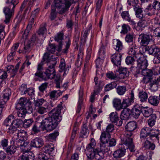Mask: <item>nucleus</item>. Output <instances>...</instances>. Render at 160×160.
I'll return each mask as SVG.
<instances>
[{
	"mask_svg": "<svg viewBox=\"0 0 160 160\" xmlns=\"http://www.w3.org/2000/svg\"><path fill=\"white\" fill-rule=\"evenodd\" d=\"M52 64L53 65L51 66L49 65L44 72L45 76L43 75L42 71H37L35 74V76L39 77L45 81L48 79H53L55 78L56 75L55 69L54 68V65L55 63L53 64L52 63Z\"/></svg>",
	"mask_w": 160,
	"mask_h": 160,
	"instance_id": "obj_2",
	"label": "nucleus"
},
{
	"mask_svg": "<svg viewBox=\"0 0 160 160\" xmlns=\"http://www.w3.org/2000/svg\"><path fill=\"white\" fill-rule=\"evenodd\" d=\"M7 71L8 72V73H11V77L13 78L17 74L18 71L14 69V67L13 66H8V67L7 68Z\"/></svg>",
	"mask_w": 160,
	"mask_h": 160,
	"instance_id": "obj_51",
	"label": "nucleus"
},
{
	"mask_svg": "<svg viewBox=\"0 0 160 160\" xmlns=\"http://www.w3.org/2000/svg\"><path fill=\"white\" fill-rule=\"evenodd\" d=\"M146 50L148 51L149 54L153 55L155 57L157 55H160V50L159 49L154 46L146 47Z\"/></svg>",
	"mask_w": 160,
	"mask_h": 160,
	"instance_id": "obj_24",
	"label": "nucleus"
},
{
	"mask_svg": "<svg viewBox=\"0 0 160 160\" xmlns=\"http://www.w3.org/2000/svg\"><path fill=\"white\" fill-rule=\"evenodd\" d=\"M31 104V102L29 100L25 98H21L16 104L15 108L16 109H19L20 108H26L32 111V109Z\"/></svg>",
	"mask_w": 160,
	"mask_h": 160,
	"instance_id": "obj_7",
	"label": "nucleus"
},
{
	"mask_svg": "<svg viewBox=\"0 0 160 160\" xmlns=\"http://www.w3.org/2000/svg\"><path fill=\"white\" fill-rule=\"evenodd\" d=\"M141 19L138 23V26L139 27L144 28L148 26L150 24V18L145 16L141 18Z\"/></svg>",
	"mask_w": 160,
	"mask_h": 160,
	"instance_id": "obj_22",
	"label": "nucleus"
},
{
	"mask_svg": "<svg viewBox=\"0 0 160 160\" xmlns=\"http://www.w3.org/2000/svg\"><path fill=\"white\" fill-rule=\"evenodd\" d=\"M47 49L48 53H54L57 50V48H56V46L54 44L50 43L47 48Z\"/></svg>",
	"mask_w": 160,
	"mask_h": 160,
	"instance_id": "obj_54",
	"label": "nucleus"
},
{
	"mask_svg": "<svg viewBox=\"0 0 160 160\" xmlns=\"http://www.w3.org/2000/svg\"><path fill=\"white\" fill-rule=\"evenodd\" d=\"M94 155L92 158L88 157V158L90 159H93L95 158L98 160H102L104 158V154L103 152L101 151L98 152V149H97L96 151L93 152Z\"/></svg>",
	"mask_w": 160,
	"mask_h": 160,
	"instance_id": "obj_35",
	"label": "nucleus"
},
{
	"mask_svg": "<svg viewBox=\"0 0 160 160\" xmlns=\"http://www.w3.org/2000/svg\"><path fill=\"white\" fill-rule=\"evenodd\" d=\"M28 150L24 151L23 154L20 156L18 158V160H34V156L33 154L31 153L29 154H25V152H27Z\"/></svg>",
	"mask_w": 160,
	"mask_h": 160,
	"instance_id": "obj_34",
	"label": "nucleus"
},
{
	"mask_svg": "<svg viewBox=\"0 0 160 160\" xmlns=\"http://www.w3.org/2000/svg\"><path fill=\"white\" fill-rule=\"evenodd\" d=\"M51 12L50 14V19L51 20H54L57 16V13L56 12V8H54V6L52 5L51 6Z\"/></svg>",
	"mask_w": 160,
	"mask_h": 160,
	"instance_id": "obj_63",
	"label": "nucleus"
},
{
	"mask_svg": "<svg viewBox=\"0 0 160 160\" xmlns=\"http://www.w3.org/2000/svg\"><path fill=\"white\" fill-rule=\"evenodd\" d=\"M54 148V147L52 144L50 145L47 144L40 148V151L41 152H44L51 155L52 154V152L53 151Z\"/></svg>",
	"mask_w": 160,
	"mask_h": 160,
	"instance_id": "obj_25",
	"label": "nucleus"
},
{
	"mask_svg": "<svg viewBox=\"0 0 160 160\" xmlns=\"http://www.w3.org/2000/svg\"><path fill=\"white\" fill-rule=\"evenodd\" d=\"M138 127V123L135 121L128 122L125 127L126 131L125 132H130L133 134L132 132Z\"/></svg>",
	"mask_w": 160,
	"mask_h": 160,
	"instance_id": "obj_17",
	"label": "nucleus"
},
{
	"mask_svg": "<svg viewBox=\"0 0 160 160\" xmlns=\"http://www.w3.org/2000/svg\"><path fill=\"white\" fill-rule=\"evenodd\" d=\"M46 27V24L44 23H42L40 26L38 32V34L39 35H42L46 33L47 31Z\"/></svg>",
	"mask_w": 160,
	"mask_h": 160,
	"instance_id": "obj_56",
	"label": "nucleus"
},
{
	"mask_svg": "<svg viewBox=\"0 0 160 160\" xmlns=\"http://www.w3.org/2000/svg\"><path fill=\"white\" fill-rule=\"evenodd\" d=\"M110 138V134L106 133L105 132H103L102 133L100 138L101 143L108 142Z\"/></svg>",
	"mask_w": 160,
	"mask_h": 160,
	"instance_id": "obj_42",
	"label": "nucleus"
},
{
	"mask_svg": "<svg viewBox=\"0 0 160 160\" xmlns=\"http://www.w3.org/2000/svg\"><path fill=\"white\" fill-rule=\"evenodd\" d=\"M159 134V131L158 129L154 130L150 128L149 136L151 139H152L153 138H155V140H157L158 142L159 139L158 137Z\"/></svg>",
	"mask_w": 160,
	"mask_h": 160,
	"instance_id": "obj_38",
	"label": "nucleus"
},
{
	"mask_svg": "<svg viewBox=\"0 0 160 160\" xmlns=\"http://www.w3.org/2000/svg\"><path fill=\"white\" fill-rule=\"evenodd\" d=\"M121 16L123 19L130 22L131 24L132 25L135 24V22L131 19L128 11L122 12L121 13Z\"/></svg>",
	"mask_w": 160,
	"mask_h": 160,
	"instance_id": "obj_33",
	"label": "nucleus"
},
{
	"mask_svg": "<svg viewBox=\"0 0 160 160\" xmlns=\"http://www.w3.org/2000/svg\"><path fill=\"white\" fill-rule=\"evenodd\" d=\"M62 92L60 90H53L49 93L50 98L53 100L57 99L58 97L62 95Z\"/></svg>",
	"mask_w": 160,
	"mask_h": 160,
	"instance_id": "obj_39",
	"label": "nucleus"
},
{
	"mask_svg": "<svg viewBox=\"0 0 160 160\" xmlns=\"http://www.w3.org/2000/svg\"><path fill=\"white\" fill-rule=\"evenodd\" d=\"M122 55L120 53H115L111 57L112 62L114 65L118 66L120 65Z\"/></svg>",
	"mask_w": 160,
	"mask_h": 160,
	"instance_id": "obj_20",
	"label": "nucleus"
},
{
	"mask_svg": "<svg viewBox=\"0 0 160 160\" xmlns=\"http://www.w3.org/2000/svg\"><path fill=\"white\" fill-rule=\"evenodd\" d=\"M117 93L120 95H123L126 91V87L125 86H118L116 88Z\"/></svg>",
	"mask_w": 160,
	"mask_h": 160,
	"instance_id": "obj_55",
	"label": "nucleus"
},
{
	"mask_svg": "<svg viewBox=\"0 0 160 160\" xmlns=\"http://www.w3.org/2000/svg\"><path fill=\"white\" fill-rule=\"evenodd\" d=\"M17 135H14L12 138V141H11V142L12 143L13 142V144L14 145V146L15 147L18 148L20 146H21L22 145V141L20 140V139L18 140V136L19 133L18 132V131L17 133Z\"/></svg>",
	"mask_w": 160,
	"mask_h": 160,
	"instance_id": "obj_36",
	"label": "nucleus"
},
{
	"mask_svg": "<svg viewBox=\"0 0 160 160\" xmlns=\"http://www.w3.org/2000/svg\"><path fill=\"white\" fill-rule=\"evenodd\" d=\"M143 147L145 149H149L153 150L154 149L155 146L154 143H151L149 140H147L143 143Z\"/></svg>",
	"mask_w": 160,
	"mask_h": 160,
	"instance_id": "obj_47",
	"label": "nucleus"
},
{
	"mask_svg": "<svg viewBox=\"0 0 160 160\" xmlns=\"http://www.w3.org/2000/svg\"><path fill=\"white\" fill-rule=\"evenodd\" d=\"M14 116L12 115H9L4 120L3 123L4 125L7 127L8 129V132L9 133V128L12 126Z\"/></svg>",
	"mask_w": 160,
	"mask_h": 160,
	"instance_id": "obj_29",
	"label": "nucleus"
},
{
	"mask_svg": "<svg viewBox=\"0 0 160 160\" xmlns=\"http://www.w3.org/2000/svg\"><path fill=\"white\" fill-rule=\"evenodd\" d=\"M96 142L95 139L91 138L90 142L88 145L85 150V153L87 157L92 158L94 155V152L98 149L96 148Z\"/></svg>",
	"mask_w": 160,
	"mask_h": 160,
	"instance_id": "obj_8",
	"label": "nucleus"
},
{
	"mask_svg": "<svg viewBox=\"0 0 160 160\" xmlns=\"http://www.w3.org/2000/svg\"><path fill=\"white\" fill-rule=\"evenodd\" d=\"M138 96L140 102H146L148 99V94L144 91L142 90L139 92Z\"/></svg>",
	"mask_w": 160,
	"mask_h": 160,
	"instance_id": "obj_41",
	"label": "nucleus"
},
{
	"mask_svg": "<svg viewBox=\"0 0 160 160\" xmlns=\"http://www.w3.org/2000/svg\"><path fill=\"white\" fill-rule=\"evenodd\" d=\"M152 37L153 36L151 34L142 33L139 36L138 40L141 45H148L152 40Z\"/></svg>",
	"mask_w": 160,
	"mask_h": 160,
	"instance_id": "obj_9",
	"label": "nucleus"
},
{
	"mask_svg": "<svg viewBox=\"0 0 160 160\" xmlns=\"http://www.w3.org/2000/svg\"><path fill=\"white\" fill-rule=\"evenodd\" d=\"M67 40L65 42L66 45L65 48L62 50V53L67 54L68 52V49L71 44V40L69 38H67Z\"/></svg>",
	"mask_w": 160,
	"mask_h": 160,
	"instance_id": "obj_59",
	"label": "nucleus"
},
{
	"mask_svg": "<svg viewBox=\"0 0 160 160\" xmlns=\"http://www.w3.org/2000/svg\"><path fill=\"white\" fill-rule=\"evenodd\" d=\"M130 27L128 25L124 24L122 26V29L121 33L125 34L127 33L128 32L130 31Z\"/></svg>",
	"mask_w": 160,
	"mask_h": 160,
	"instance_id": "obj_62",
	"label": "nucleus"
},
{
	"mask_svg": "<svg viewBox=\"0 0 160 160\" xmlns=\"http://www.w3.org/2000/svg\"><path fill=\"white\" fill-rule=\"evenodd\" d=\"M141 106H135L132 109L131 113L132 117L135 118H138L142 113Z\"/></svg>",
	"mask_w": 160,
	"mask_h": 160,
	"instance_id": "obj_27",
	"label": "nucleus"
},
{
	"mask_svg": "<svg viewBox=\"0 0 160 160\" xmlns=\"http://www.w3.org/2000/svg\"><path fill=\"white\" fill-rule=\"evenodd\" d=\"M19 2V0H7L6 3L8 4V6L5 7L3 9V12L5 15L4 22L8 23L10 18L14 15V8Z\"/></svg>",
	"mask_w": 160,
	"mask_h": 160,
	"instance_id": "obj_1",
	"label": "nucleus"
},
{
	"mask_svg": "<svg viewBox=\"0 0 160 160\" xmlns=\"http://www.w3.org/2000/svg\"><path fill=\"white\" fill-rule=\"evenodd\" d=\"M148 100V103L151 105L157 106L159 102L160 99L158 96H151L149 97Z\"/></svg>",
	"mask_w": 160,
	"mask_h": 160,
	"instance_id": "obj_32",
	"label": "nucleus"
},
{
	"mask_svg": "<svg viewBox=\"0 0 160 160\" xmlns=\"http://www.w3.org/2000/svg\"><path fill=\"white\" fill-rule=\"evenodd\" d=\"M48 157L44 153L40 152L38 155L37 160H48Z\"/></svg>",
	"mask_w": 160,
	"mask_h": 160,
	"instance_id": "obj_64",
	"label": "nucleus"
},
{
	"mask_svg": "<svg viewBox=\"0 0 160 160\" xmlns=\"http://www.w3.org/2000/svg\"><path fill=\"white\" fill-rule=\"evenodd\" d=\"M62 108V105L59 104L57 108H54L50 112L48 118L54 120H56L58 122H60L62 119L60 114Z\"/></svg>",
	"mask_w": 160,
	"mask_h": 160,
	"instance_id": "obj_6",
	"label": "nucleus"
},
{
	"mask_svg": "<svg viewBox=\"0 0 160 160\" xmlns=\"http://www.w3.org/2000/svg\"><path fill=\"white\" fill-rule=\"evenodd\" d=\"M105 56V52L103 46L100 48L98 51V56L95 61L97 68H98L102 65Z\"/></svg>",
	"mask_w": 160,
	"mask_h": 160,
	"instance_id": "obj_12",
	"label": "nucleus"
},
{
	"mask_svg": "<svg viewBox=\"0 0 160 160\" xmlns=\"http://www.w3.org/2000/svg\"><path fill=\"white\" fill-rule=\"evenodd\" d=\"M42 121L44 126V130L47 132L51 131L56 128L59 122L56 120L49 118H45Z\"/></svg>",
	"mask_w": 160,
	"mask_h": 160,
	"instance_id": "obj_5",
	"label": "nucleus"
},
{
	"mask_svg": "<svg viewBox=\"0 0 160 160\" xmlns=\"http://www.w3.org/2000/svg\"><path fill=\"white\" fill-rule=\"evenodd\" d=\"M132 134L130 132H125L123 135L121 136V144L125 145L126 148L129 149L132 152L135 151V146L132 141Z\"/></svg>",
	"mask_w": 160,
	"mask_h": 160,
	"instance_id": "obj_3",
	"label": "nucleus"
},
{
	"mask_svg": "<svg viewBox=\"0 0 160 160\" xmlns=\"http://www.w3.org/2000/svg\"><path fill=\"white\" fill-rule=\"evenodd\" d=\"M89 133V131L88 129L87 123L83 124L80 133V137L82 138H86L87 137Z\"/></svg>",
	"mask_w": 160,
	"mask_h": 160,
	"instance_id": "obj_37",
	"label": "nucleus"
},
{
	"mask_svg": "<svg viewBox=\"0 0 160 160\" xmlns=\"http://www.w3.org/2000/svg\"><path fill=\"white\" fill-rule=\"evenodd\" d=\"M94 81L95 85L94 92V93L96 94L101 90L104 84L103 81L101 80H98V78L97 77H95Z\"/></svg>",
	"mask_w": 160,
	"mask_h": 160,
	"instance_id": "obj_21",
	"label": "nucleus"
},
{
	"mask_svg": "<svg viewBox=\"0 0 160 160\" xmlns=\"http://www.w3.org/2000/svg\"><path fill=\"white\" fill-rule=\"evenodd\" d=\"M142 74L144 76L148 77H151L153 74V71L151 69H148L146 68L141 72Z\"/></svg>",
	"mask_w": 160,
	"mask_h": 160,
	"instance_id": "obj_57",
	"label": "nucleus"
},
{
	"mask_svg": "<svg viewBox=\"0 0 160 160\" xmlns=\"http://www.w3.org/2000/svg\"><path fill=\"white\" fill-rule=\"evenodd\" d=\"M119 77L121 79L125 78L128 76V72L126 68H119L118 70Z\"/></svg>",
	"mask_w": 160,
	"mask_h": 160,
	"instance_id": "obj_43",
	"label": "nucleus"
},
{
	"mask_svg": "<svg viewBox=\"0 0 160 160\" xmlns=\"http://www.w3.org/2000/svg\"><path fill=\"white\" fill-rule=\"evenodd\" d=\"M53 56L52 55L51 56L48 52L45 53L43 57V62L45 61L48 63V67H49V65L51 66L53 65L52 63L53 64L55 63V64L54 65V68H55V66L57 62L56 61V58L55 57L53 58Z\"/></svg>",
	"mask_w": 160,
	"mask_h": 160,
	"instance_id": "obj_13",
	"label": "nucleus"
},
{
	"mask_svg": "<svg viewBox=\"0 0 160 160\" xmlns=\"http://www.w3.org/2000/svg\"><path fill=\"white\" fill-rule=\"evenodd\" d=\"M133 57L130 56L127 57L125 61L127 64H131L132 65V67L134 68L136 67L137 60L135 61Z\"/></svg>",
	"mask_w": 160,
	"mask_h": 160,
	"instance_id": "obj_49",
	"label": "nucleus"
},
{
	"mask_svg": "<svg viewBox=\"0 0 160 160\" xmlns=\"http://www.w3.org/2000/svg\"><path fill=\"white\" fill-rule=\"evenodd\" d=\"M63 36L64 34L63 33L60 32L57 33L55 36V40L59 42L57 49L58 52H60L62 50V40L63 39Z\"/></svg>",
	"mask_w": 160,
	"mask_h": 160,
	"instance_id": "obj_19",
	"label": "nucleus"
},
{
	"mask_svg": "<svg viewBox=\"0 0 160 160\" xmlns=\"http://www.w3.org/2000/svg\"><path fill=\"white\" fill-rule=\"evenodd\" d=\"M18 110L17 112V114L18 117L24 118L26 114L27 113V109L26 108H20L16 109Z\"/></svg>",
	"mask_w": 160,
	"mask_h": 160,
	"instance_id": "obj_50",
	"label": "nucleus"
},
{
	"mask_svg": "<svg viewBox=\"0 0 160 160\" xmlns=\"http://www.w3.org/2000/svg\"><path fill=\"white\" fill-rule=\"evenodd\" d=\"M150 128L149 127H144L141 130L140 137L141 138H146L149 135Z\"/></svg>",
	"mask_w": 160,
	"mask_h": 160,
	"instance_id": "obj_45",
	"label": "nucleus"
},
{
	"mask_svg": "<svg viewBox=\"0 0 160 160\" xmlns=\"http://www.w3.org/2000/svg\"><path fill=\"white\" fill-rule=\"evenodd\" d=\"M142 113L143 116L146 118H148L152 115V117L156 118L155 114H152L153 112V109L152 108H150L148 107H143L141 106Z\"/></svg>",
	"mask_w": 160,
	"mask_h": 160,
	"instance_id": "obj_18",
	"label": "nucleus"
},
{
	"mask_svg": "<svg viewBox=\"0 0 160 160\" xmlns=\"http://www.w3.org/2000/svg\"><path fill=\"white\" fill-rule=\"evenodd\" d=\"M100 150L104 152H107L110 150L108 142L101 143L100 145Z\"/></svg>",
	"mask_w": 160,
	"mask_h": 160,
	"instance_id": "obj_58",
	"label": "nucleus"
},
{
	"mask_svg": "<svg viewBox=\"0 0 160 160\" xmlns=\"http://www.w3.org/2000/svg\"><path fill=\"white\" fill-rule=\"evenodd\" d=\"M134 34L132 33H128L125 37V40L128 43H131V45L135 44L133 42Z\"/></svg>",
	"mask_w": 160,
	"mask_h": 160,
	"instance_id": "obj_52",
	"label": "nucleus"
},
{
	"mask_svg": "<svg viewBox=\"0 0 160 160\" xmlns=\"http://www.w3.org/2000/svg\"><path fill=\"white\" fill-rule=\"evenodd\" d=\"M136 67L138 70L136 71L137 73H139L147 68L148 66V61L143 54L137 55Z\"/></svg>",
	"mask_w": 160,
	"mask_h": 160,
	"instance_id": "obj_4",
	"label": "nucleus"
},
{
	"mask_svg": "<svg viewBox=\"0 0 160 160\" xmlns=\"http://www.w3.org/2000/svg\"><path fill=\"white\" fill-rule=\"evenodd\" d=\"M11 94V90L9 88H7L3 91L2 96L0 98V101H1V105L2 106H5L6 103L9 99Z\"/></svg>",
	"mask_w": 160,
	"mask_h": 160,
	"instance_id": "obj_11",
	"label": "nucleus"
},
{
	"mask_svg": "<svg viewBox=\"0 0 160 160\" xmlns=\"http://www.w3.org/2000/svg\"><path fill=\"white\" fill-rule=\"evenodd\" d=\"M31 45L30 42L26 40L24 42V49L22 53L24 54H28L31 51Z\"/></svg>",
	"mask_w": 160,
	"mask_h": 160,
	"instance_id": "obj_46",
	"label": "nucleus"
},
{
	"mask_svg": "<svg viewBox=\"0 0 160 160\" xmlns=\"http://www.w3.org/2000/svg\"><path fill=\"white\" fill-rule=\"evenodd\" d=\"M31 145L33 147L39 148L44 145V141L41 138H36L32 140Z\"/></svg>",
	"mask_w": 160,
	"mask_h": 160,
	"instance_id": "obj_31",
	"label": "nucleus"
},
{
	"mask_svg": "<svg viewBox=\"0 0 160 160\" xmlns=\"http://www.w3.org/2000/svg\"><path fill=\"white\" fill-rule=\"evenodd\" d=\"M59 67V72H64L63 75L65 74H66V72H68V71L69 70V66L66 65L65 60L63 58L61 59Z\"/></svg>",
	"mask_w": 160,
	"mask_h": 160,
	"instance_id": "obj_30",
	"label": "nucleus"
},
{
	"mask_svg": "<svg viewBox=\"0 0 160 160\" xmlns=\"http://www.w3.org/2000/svg\"><path fill=\"white\" fill-rule=\"evenodd\" d=\"M53 6L58 10V12L60 14H63L68 10V9L66 8L64 4L62 3L61 0H55Z\"/></svg>",
	"mask_w": 160,
	"mask_h": 160,
	"instance_id": "obj_10",
	"label": "nucleus"
},
{
	"mask_svg": "<svg viewBox=\"0 0 160 160\" xmlns=\"http://www.w3.org/2000/svg\"><path fill=\"white\" fill-rule=\"evenodd\" d=\"M102 1L103 0H98L96 3V6L95 13V15L96 16H97L98 14L100 11Z\"/></svg>",
	"mask_w": 160,
	"mask_h": 160,
	"instance_id": "obj_61",
	"label": "nucleus"
},
{
	"mask_svg": "<svg viewBox=\"0 0 160 160\" xmlns=\"http://www.w3.org/2000/svg\"><path fill=\"white\" fill-rule=\"evenodd\" d=\"M159 83L157 79H154L152 82H151L149 84L150 89L152 91H155L158 89Z\"/></svg>",
	"mask_w": 160,
	"mask_h": 160,
	"instance_id": "obj_48",
	"label": "nucleus"
},
{
	"mask_svg": "<svg viewBox=\"0 0 160 160\" xmlns=\"http://www.w3.org/2000/svg\"><path fill=\"white\" fill-rule=\"evenodd\" d=\"M23 121L20 119H13L12 126L9 128V133L12 134L17 131V128L22 124Z\"/></svg>",
	"mask_w": 160,
	"mask_h": 160,
	"instance_id": "obj_16",
	"label": "nucleus"
},
{
	"mask_svg": "<svg viewBox=\"0 0 160 160\" xmlns=\"http://www.w3.org/2000/svg\"><path fill=\"white\" fill-rule=\"evenodd\" d=\"M33 122V120L32 118L25 119L23 122V126L25 128H28L31 125Z\"/></svg>",
	"mask_w": 160,
	"mask_h": 160,
	"instance_id": "obj_60",
	"label": "nucleus"
},
{
	"mask_svg": "<svg viewBox=\"0 0 160 160\" xmlns=\"http://www.w3.org/2000/svg\"><path fill=\"white\" fill-rule=\"evenodd\" d=\"M117 86V84L115 82H112L107 85L105 87V91H108L113 88H115Z\"/></svg>",
	"mask_w": 160,
	"mask_h": 160,
	"instance_id": "obj_53",
	"label": "nucleus"
},
{
	"mask_svg": "<svg viewBox=\"0 0 160 160\" xmlns=\"http://www.w3.org/2000/svg\"><path fill=\"white\" fill-rule=\"evenodd\" d=\"M110 120L112 123H116L119 126H121L123 123V121L119 119L118 116V113L116 112H111L109 115Z\"/></svg>",
	"mask_w": 160,
	"mask_h": 160,
	"instance_id": "obj_14",
	"label": "nucleus"
},
{
	"mask_svg": "<svg viewBox=\"0 0 160 160\" xmlns=\"http://www.w3.org/2000/svg\"><path fill=\"white\" fill-rule=\"evenodd\" d=\"M125 152L126 149L124 147H122L114 152L113 154V157L115 159L119 158L124 156Z\"/></svg>",
	"mask_w": 160,
	"mask_h": 160,
	"instance_id": "obj_28",
	"label": "nucleus"
},
{
	"mask_svg": "<svg viewBox=\"0 0 160 160\" xmlns=\"http://www.w3.org/2000/svg\"><path fill=\"white\" fill-rule=\"evenodd\" d=\"M131 110L129 108H125L122 111L121 113V120H128L131 117Z\"/></svg>",
	"mask_w": 160,
	"mask_h": 160,
	"instance_id": "obj_26",
	"label": "nucleus"
},
{
	"mask_svg": "<svg viewBox=\"0 0 160 160\" xmlns=\"http://www.w3.org/2000/svg\"><path fill=\"white\" fill-rule=\"evenodd\" d=\"M142 8L139 7V6L133 8V9L135 12V15L138 18H141L144 17L142 14L143 10Z\"/></svg>",
	"mask_w": 160,
	"mask_h": 160,
	"instance_id": "obj_44",
	"label": "nucleus"
},
{
	"mask_svg": "<svg viewBox=\"0 0 160 160\" xmlns=\"http://www.w3.org/2000/svg\"><path fill=\"white\" fill-rule=\"evenodd\" d=\"M43 124L42 121L40 122H36L32 128V132L34 134H37L40 132L41 130L42 131H45L44 126Z\"/></svg>",
	"mask_w": 160,
	"mask_h": 160,
	"instance_id": "obj_15",
	"label": "nucleus"
},
{
	"mask_svg": "<svg viewBox=\"0 0 160 160\" xmlns=\"http://www.w3.org/2000/svg\"><path fill=\"white\" fill-rule=\"evenodd\" d=\"M132 47L130 48L128 53L130 56L135 57L137 59L138 55L142 54L138 51V48L135 44L132 45Z\"/></svg>",
	"mask_w": 160,
	"mask_h": 160,
	"instance_id": "obj_23",
	"label": "nucleus"
},
{
	"mask_svg": "<svg viewBox=\"0 0 160 160\" xmlns=\"http://www.w3.org/2000/svg\"><path fill=\"white\" fill-rule=\"evenodd\" d=\"M113 104L114 107L117 111H120L123 108L122 103H121V101L119 99H114L113 101Z\"/></svg>",
	"mask_w": 160,
	"mask_h": 160,
	"instance_id": "obj_40",
	"label": "nucleus"
}]
</instances>
